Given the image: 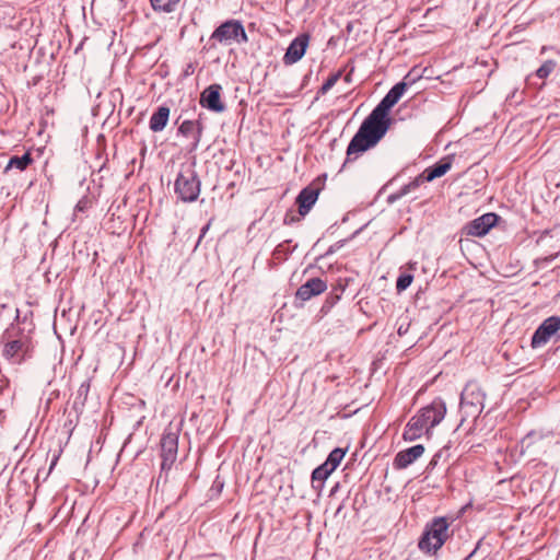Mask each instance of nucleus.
<instances>
[{"label": "nucleus", "mask_w": 560, "mask_h": 560, "mask_svg": "<svg viewBox=\"0 0 560 560\" xmlns=\"http://www.w3.org/2000/svg\"><path fill=\"white\" fill-rule=\"evenodd\" d=\"M424 453V446L422 444L413 445L407 450L400 451L394 458V467L396 469H405Z\"/></svg>", "instance_id": "16"}, {"label": "nucleus", "mask_w": 560, "mask_h": 560, "mask_svg": "<svg viewBox=\"0 0 560 560\" xmlns=\"http://www.w3.org/2000/svg\"><path fill=\"white\" fill-rule=\"evenodd\" d=\"M211 40L229 46L245 44L248 42L243 24L237 20H229L218 26L212 33Z\"/></svg>", "instance_id": "4"}, {"label": "nucleus", "mask_w": 560, "mask_h": 560, "mask_svg": "<svg viewBox=\"0 0 560 560\" xmlns=\"http://www.w3.org/2000/svg\"><path fill=\"white\" fill-rule=\"evenodd\" d=\"M425 182H428V180H427L425 176L423 175V173H421L420 175L415 177L411 182H409L408 184L404 185L398 190V197H404V196L408 195L409 192H411V191L416 190L417 188H419L420 185H422Z\"/></svg>", "instance_id": "24"}, {"label": "nucleus", "mask_w": 560, "mask_h": 560, "mask_svg": "<svg viewBox=\"0 0 560 560\" xmlns=\"http://www.w3.org/2000/svg\"><path fill=\"white\" fill-rule=\"evenodd\" d=\"M310 43V35L306 33L300 34L295 37L283 56V61L285 65H293L299 61L305 54L306 48Z\"/></svg>", "instance_id": "13"}, {"label": "nucleus", "mask_w": 560, "mask_h": 560, "mask_svg": "<svg viewBox=\"0 0 560 560\" xmlns=\"http://www.w3.org/2000/svg\"><path fill=\"white\" fill-rule=\"evenodd\" d=\"M2 355L13 364H21L31 352V341L19 327H11L2 335Z\"/></svg>", "instance_id": "2"}, {"label": "nucleus", "mask_w": 560, "mask_h": 560, "mask_svg": "<svg viewBox=\"0 0 560 560\" xmlns=\"http://www.w3.org/2000/svg\"><path fill=\"white\" fill-rule=\"evenodd\" d=\"M151 8L156 13L170 14L175 12L182 0H149Z\"/></svg>", "instance_id": "21"}, {"label": "nucleus", "mask_w": 560, "mask_h": 560, "mask_svg": "<svg viewBox=\"0 0 560 560\" xmlns=\"http://www.w3.org/2000/svg\"><path fill=\"white\" fill-rule=\"evenodd\" d=\"M401 332H404V329H401V327L398 329V334L401 335Z\"/></svg>", "instance_id": "33"}, {"label": "nucleus", "mask_w": 560, "mask_h": 560, "mask_svg": "<svg viewBox=\"0 0 560 560\" xmlns=\"http://www.w3.org/2000/svg\"><path fill=\"white\" fill-rule=\"evenodd\" d=\"M413 72L415 70L409 71L401 82L395 84L375 108L388 115L390 108L394 107L404 95L407 86L415 83L420 78V75L413 77Z\"/></svg>", "instance_id": "8"}, {"label": "nucleus", "mask_w": 560, "mask_h": 560, "mask_svg": "<svg viewBox=\"0 0 560 560\" xmlns=\"http://www.w3.org/2000/svg\"><path fill=\"white\" fill-rule=\"evenodd\" d=\"M170 108L167 106H160L150 118V129L153 132L162 131L170 119Z\"/></svg>", "instance_id": "19"}, {"label": "nucleus", "mask_w": 560, "mask_h": 560, "mask_svg": "<svg viewBox=\"0 0 560 560\" xmlns=\"http://www.w3.org/2000/svg\"><path fill=\"white\" fill-rule=\"evenodd\" d=\"M430 428L424 423L422 418L417 413L406 424L402 433L405 441H415L422 436L424 431H429Z\"/></svg>", "instance_id": "17"}, {"label": "nucleus", "mask_w": 560, "mask_h": 560, "mask_svg": "<svg viewBox=\"0 0 560 560\" xmlns=\"http://www.w3.org/2000/svg\"><path fill=\"white\" fill-rule=\"evenodd\" d=\"M33 162V158L30 152H26L22 156H12L9 160L8 165L5 166L4 172H8L10 168H16L19 171H24L27 166Z\"/></svg>", "instance_id": "23"}, {"label": "nucleus", "mask_w": 560, "mask_h": 560, "mask_svg": "<svg viewBox=\"0 0 560 560\" xmlns=\"http://www.w3.org/2000/svg\"><path fill=\"white\" fill-rule=\"evenodd\" d=\"M332 472L324 463L315 468L312 472V485L314 489L320 490L324 487L325 480Z\"/></svg>", "instance_id": "22"}, {"label": "nucleus", "mask_w": 560, "mask_h": 560, "mask_svg": "<svg viewBox=\"0 0 560 560\" xmlns=\"http://www.w3.org/2000/svg\"><path fill=\"white\" fill-rule=\"evenodd\" d=\"M446 405L443 399L435 398L431 404L421 408L418 415L424 423L431 429L438 425L445 417Z\"/></svg>", "instance_id": "10"}, {"label": "nucleus", "mask_w": 560, "mask_h": 560, "mask_svg": "<svg viewBox=\"0 0 560 560\" xmlns=\"http://www.w3.org/2000/svg\"><path fill=\"white\" fill-rule=\"evenodd\" d=\"M175 192L183 201H195L198 198L200 182L191 167H187L178 174L175 180Z\"/></svg>", "instance_id": "6"}, {"label": "nucleus", "mask_w": 560, "mask_h": 560, "mask_svg": "<svg viewBox=\"0 0 560 560\" xmlns=\"http://www.w3.org/2000/svg\"><path fill=\"white\" fill-rule=\"evenodd\" d=\"M556 68L553 60H546L537 70L536 75L539 79H546Z\"/></svg>", "instance_id": "27"}, {"label": "nucleus", "mask_w": 560, "mask_h": 560, "mask_svg": "<svg viewBox=\"0 0 560 560\" xmlns=\"http://www.w3.org/2000/svg\"><path fill=\"white\" fill-rule=\"evenodd\" d=\"M475 552L476 549L472 552H470L464 560H469L475 555Z\"/></svg>", "instance_id": "32"}, {"label": "nucleus", "mask_w": 560, "mask_h": 560, "mask_svg": "<svg viewBox=\"0 0 560 560\" xmlns=\"http://www.w3.org/2000/svg\"><path fill=\"white\" fill-rule=\"evenodd\" d=\"M401 332H404V329H401V327L398 329V334L401 335Z\"/></svg>", "instance_id": "34"}, {"label": "nucleus", "mask_w": 560, "mask_h": 560, "mask_svg": "<svg viewBox=\"0 0 560 560\" xmlns=\"http://www.w3.org/2000/svg\"><path fill=\"white\" fill-rule=\"evenodd\" d=\"M390 125L388 115L374 108L363 120L359 130L351 139L347 148L348 160L352 154L362 153L373 148L385 136Z\"/></svg>", "instance_id": "1"}, {"label": "nucleus", "mask_w": 560, "mask_h": 560, "mask_svg": "<svg viewBox=\"0 0 560 560\" xmlns=\"http://www.w3.org/2000/svg\"><path fill=\"white\" fill-rule=\"evenodd\" d=\"M8 386V381L4 385H0V395L3 393V389Z\"/></svg>", "instance_id": "31"}, {"label": "nucleus", "mask_w": 560, "mask_h": 560, "mask_svg": "<svg viewBox=\"0 0 560 560\" xmlns=\"http://www.w3.org/2000/svg\"><path fill=\"white\" fill-rule=\"evenodd\" d=\"M162 469H170L177 456V436L173 433L164 434L161 440Z\"/></svg>", "instance_id": "14"}, {"label": "nucleus", "mask_w": 560, "mask_h": 560, "mask_svg": "<svg viewBox=\"0 0 560 560\" xmlns=\"http://www.w3.org/2000/svg\"><path fill=\"white\" fill-rule=\"evenodd\" d=\"M450 524L445 517H435L427 524L418 547L428 555H435L448 538Z\"/></svg>", "instance_id": "3"}, {"label": "nucleus", "mask_w": 560, "mask_h": 560, "mask_svg": "<svg viewBox=\"0 0 560 560\" xmlns=\"http://www.w3.org/2000/svg\"><path fill=\"white\" fill-rule=\"evenodd\" d=\"M400 198H401V197H398V191H397V192L392 194V195H389V196H388V201H389V202H394V201H396V200H398V199H400Z\"/></svg>", "instance_id": "30"}, {"label": "nucleus", "mask_w": 560, "mask_h": 560, "mask_svg": "<svg viewBox=\"0 0 560 560\" xmlns=\"http://www.w3.org/2000/svg\"><path fill=\"white\" fill-rule=\"evenodd\" d=\"M485 406V394L481 389L472 383L465 386L460 395V410L464 413V421L466 418H477Z\"/></svg>", "instance_id": "5"}, {"label": "nucleus", "mask_w": 560, "mask_h": 560, "mask_svg": "<svg viewBox=\"0 0 560 560\" xmlns=\"http://www.w3.org/2000/svg\"><path fill=\"white\" fill-rule=\"evenodd\" d=\"M452 167V161L450 158H446L439 163L434 164L431 167L425 168L422 173L425 176L428 182H432L435 178H439L445 175Z\"/></svg>", "instance_id": "20"}, {"label": "nucleus", "mask_w": 560, "mask_h": 560, "mask_svg": "<svg viewBox=\"0 0 560 560\" xmlns=\"http://www.w3.org/2000/svg\"><path fill=\"white\" fill-rule=\"evenodd\" d=\"M178 132L184 137L192 139V149H196L201 140L202 126L199 121L184 120Z\"/></svg>", "instance_id": "18"}, {"label": "nucleus", "mask_w": 560, "mask_h": 560, "mask_svg": "<svg viewBox=\"0 0 560 560\" xmlns=\"http://www.w3.org/2000/svg\"><path fill=\"white\" fill-rule=\"evenodd\" d=\"M326 289V281L320 278H311L298 289L295 298L304 302L313 296L322 294Z\"/></svg>", "instance_id": "15"}, {"label": "nucleus", "mask_w": 560, "mask_h": 560, "mask_svg": "<svg viewBox=\"0 0 560 560\" xmlns=\"http://www.w3.org/2000/svg\"><path fill=\"white\" fill-rule=\"evenodd\" d=\"M560 329V317L550 316L546 318L536 329L532 337V347L539 348L546 345Z\"/></svg>", "instance_id": "9"}, {"label": "nucleus", "mask_w": 560, "mask_h": 560, "mask_svg": "<svg viewBox=\"0 0 560 560\" xmlns=\"http://www.w3.org/2000/svg\"><path fill=\"white\" fill-rule=\"evenodd\" d=\"M345 455H346V451L337 447L329 453V455L324 464L327 467H329L330 470L334 471L339 466V464L342 460V458L345 457Z\"/></svg>", "instance_id": "25"}, {"label": "nucleus", "mask_w": 560, "mask_h": 560, "mask_svg": "<svg viewBox=\"0 0 560 560\" xmlns=\"http://www.w3.org/2000/svg\"><path fill=\"white\" fill-rule=\"evenodd\" d=\"M318 198V189L307 186L303 188L299 196L296 197V203L299 205V210H288L283 223L289 224L293 222L300 221L304 218Z\"/></svg>", "instance_id": "7"}, {"label": "nucleus", "mask_w": 560, "mask_h": 560, "mask_svg": "<svg viewBox=\"0 0 560 560\" xmlns=\"http://www.w3.org/2000/svg\"><path fill=\"white\" fill-rule=\"evenodd\" d=\"M412 280H413L412 275H409V273L400 275L396 282L397 291L400 292V291L406 290L411 284Z\"/></svg>", "instance_id": "29"}, {"label": "nucleus", "mask_w": 560, "mask_h": 560, "mask_svg": "<svg viewBox=\"0 0 560 560\" xmlns=\"http://www.w3.org/2000/svg\"><path fill=\"white\" fill-rule=\"evenodd\" d=\"M498 219H499V215L493 212L485 213V214L476 218L475 220L470 221L465 226V232L467 235H470V236H478V237L483 236L489 232V230L492 226L495 225Z\"/></svg>", "instance_id": "11"}, {"label": "nucleus", "mask_w": 560, "mask_h": 560, "mask_svg": "<svg viewBox=\"0 0 560 560\" xmlns=\"http://www.w3.org/2000/svg\"><path fill=\"white\" fill-rule=\"evenodd\" d=\"M222 86L220 84H211L200 94V105L209 110L221 113L225 106L221 101Z\"/></svg>", "instance_id": "12"}, {"label": "nucleus", "mask_w": 560, "mask_h": 560, "mask_svg": "<svg viewBox=\"0 0 560 560\" xmlns=\"http://www.w3.org/2000/svg\"><path fill=\"white\" fill-rule=\"evenodd\" d=\"M341 71H337L336 73H332L327 78V80L324 82V84L320 88V92L323 94L327 93L340 79Z\"/></svg>", "instance_id": "28"}, {"label": "nucleus", "mask_w": 560, "mask_h": 560, "mask_svg": "<svg viewBox=\"0 0 560 560\" xmlns=\"http://www.w3.org/2000/svg\"><path fill=\"white\" fill-rule=\"evenodd\" d=\"M448 451H450V446H447V445L442 447L441 450H439L431 458L430 463L428 464L427 469L432 470L438 466V464L440 463L441 459L446 460L447 457L450 456Z\"/></svg>", "instance_id": "26"}]
</instances>
